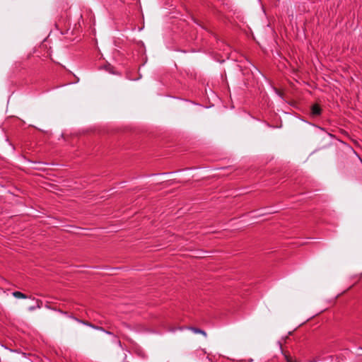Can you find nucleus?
<instances>
[{
  "label": "nucleus",
  "mask_w": 362,
  "mask_h": 362,
  "mask_svg": "<svg viewBox=\"0 0 362 362\" xmlns=\"http://www.w3.org/2000/svg\"><path fill=\"white\" fill-rule=\"evenodd\" d=\"M311 113L313 116H318L320 115L321 113V108L320 107L315 104V105H313L311 107Z\"/></svg>",
  "instance_id": "f257e3e1"
},
{
  "label": "nucleus",
  "mask_w": 362,
  "mask_h": 362,
  "mask_svg": "<svg viewBox=\"0 0 362 362\" xmlns=\"http://www.w3.org/2000/svg\"><path fill=\"white\" fill-rule=\"evenodd\" d=\"M187 329L192 331L195 334H201L205 337H206V336H207L206 332L201 329L192 327H188Z\"/></svg>",
  "instance_id": "f03ea898"
},
{
  "label": "nucleus",
  "mask_w": 362,
  "mask_h": 362,
  "mask_svg": "<svg viewBox=\"0 0 362 362\" xmlns=\"http://www.w3.org/2000/svg\"><path fill=\"white\" fill-rule=\"evenodd\" d=\"M13 296L16 298H27V296L24 293H23L20 291H14L13 293Z\"/></svg>",
  "instance_id": "7ed1b4c3"
},
{
  "label": "nucleus",
  "mask_w": 362,
  "mask_h": 362,
  "mask_svg": "<svg viewBox=\"0 0 362 362\" xmlns=\"http://www.w3.org/2000/svg\"><path fill=\"white\" fill-rule=\"evenodd\" d=\"M286 360L288 362H295L291 358H288V356H286Z\"/></svg>",
  "instance_id": "20e7f679"
},
{
  "label": "nucleus",
  "mask_w": 362,
  "mask_h": 362,
  "mask_svg": "<svg viewBox=\"0 0 362 362\" xmlns=\"http://www.w3.org/2000/svg\"><path fill=\"white\" fill-rule=\"evenodd\" d=\"M41 304H42V302H41V301H40V300H37V308H41Z\"/></svg>",
  "instance_id": "39448f33"
},
{
  "label": "nucleus",
  "mask_w": 362,
  "mask_h": 362,
  "mask_svg": "<svg viewBox=\"0 0 362 362\" xmlns=\"http://www.w3.org/2000/svg\"><path fill=\"white\" fill-rule=\"evenodd\" d=\"M35 309V306H32V307H30L29 308V310H34Z\"/></svg>",
  "instance_id": "423d86ee"
}]
</instances>
